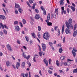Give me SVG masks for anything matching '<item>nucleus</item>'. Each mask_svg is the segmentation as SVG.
<instances>
[{"label": "nucleus", "mask_w": 77, "mask_h": 77, "mask_svg": "<svg viewBox=\"0 0 77 77\" xmlns=\"http://www.w3.org/2000/svg\"><path fill=\"white\" fill-rule=\"evenodd\" d=\"M72 53L74 57H75V55H76V53H75V52H74V51H72Z\"/></svg>", "instance_id": "nucleus-19"}, {"label": "nucleus", "mask_w": 77, "mask_h": 77, "mask_svg": "<svg viewBox=\"0 0 77 77\" xmlns=\"http://www.w3.org/2000/svg\"><path fill=\"white\" fill-rule=\"evenodd\" d=\"M17 42L18 43V44L20 45L21 44V43L20 42V41L19 40H17Z\"/></svg>", "instance_id": "nucleus-51"}, {"label": "nucleus", "mask_w": 77, "mask_h": 77, "mask_svg": "<svg viewBox=\"0 0 77 77\" xmlns=\"http://www.w3.org/2000/svg\"><path fill=\"white\" fill-rule=\"evenodd\" d=\"M58 28V26H56L54 27V29L55 30H57V28Z\"/></svg>", "instance_id": "nucleus-50"}, {"label": "nucleus", "mask_w": 77, "mask_h": 77, "mask_svg": "<svg viewBox=\"0 0 77 77\" xmlns=\"http://www.w3.org/2000/svg\"><path fill=\"white\" fill-rule=\"evenodd\" d=\"M14 13L15 14H18V11L17 10H16L14 11Z\"/></svg>", "instance_id": "nucleus-42"}, {"label": "nucleus", "mask_w": 77, "mask_h": 77, "mask_svg": "<svg viewBox=\"0 0 77 77\" xmlns=\"http://www.w3.org/2000/svg\"><path fill=\"white\" fill-rule=\"evenodd\" d=\"M73 73H77V68L74 69L73 70Z\"/></svg>", "instance_id": "nucleus-36"}, {"label": "nucleus", "mask_w": 77, "mask_h": 77, "mask_svg": "<svg viewBox=\"0 0 77 77\" xmlns=\"http://www.w3.org/2000/svg\"><path fill=\"white\" fill-rule=\"evenodd\" d=\"M64 29H65V26L63 25L62 27V34H63V32H64Z\"/></svg>", "instance_id": "nucleus-15"}, {"label": "nucleus", "mask_w": 77, "mask_h": 77, "mask_svg": "<svg viewBox=\"0 0 77 77\" xmlns=\"http://www.w3.org/2000/svg\"><path fill=\"white\" fill-rule=\"evenodd\" d=\"M49 44L50 45V46H51V47H52V46H53V43L51 42H49Z\"/></svg>", "instance_id": "nucleus-35"}, {"label": "nucleus", "mask_w": 77, "mask_h": 77, "mask_svg": "<svg viewBox=\"0 0 77 77\" xmlns=\"http://www.w3.org/2000/svg\"><path fill=\"white\" fill-rule=\"evenodd\" d=\"M39 73L40 74V75H42V74L41 73V70H39Z\"/></svg>", "instance_id": "nucleus-64"}, {"label": "nucleus", "mask_w": 77, "mask_h": 77, "mask_svg": "<svg viewBox=\"0 0 77 77\" xmlns=\"http://www.w3.org/2000/svg\"><path fill=\"white\" fill-rule=\"evenodd\" d=\"M37 57L38 58V55L36 54H35L34 55V57L33 58V60L34 61V62H36V60L35 59V58H36V57Z\"/></svg>", "instance_id": "nucleus-13"}, {"label": "nucleus", "mask_w": 77, "mask_h": 77, "mask_svg": "<svg viewBox=\"0 0 77 77\" xmlns=\"http://www.w3.org/2000/svg\"><path fill=\"white\" fill-rule=\"evenodd\" d=\"M29 45H32V44H33V41H32V40H30V41H29Z\"/></svg>", "instance_id": "nucleus-43"}, {"label": "nucleus", "mask_w": 77, "mask_h": 77, "mask_svg": "<svg viewBox=\"0 0 77 77\" xmlns=\"http://www.w3.org/2000/svg\"><path fill=\"white\" fill-rule=\"evenodd\" d=\"M51 59H50L48 60L49 63L50 65L51 64Z\"/></svg>", "instance_id": "nucleus-58"}, {"label": "nucleus", "mask_w": 77, "mask_h": 77, "mask_svg": "<svg viewBox=\"0 0 77 77\" xmlns=\"http://www.w3.org/2000/svg\"><path fill=\"white\" fill-rule=\"evenodd\" d=\"M50 13H49L48 14L47 17V19L48 20H50Z\"/></svg>", "instance_id": "nucleus-28"}, {"label": "nucleus", "mask_w": 77, "mask_h": 77, "mask_svg": "<svg viewBox=\"0 0 77 77\" xmlns=\"http://www.w3.org/2000/svg\"><path fill=\"white\" fill-rule=\"evenodd\" d=\"M71 9L72 12H74L75 10V8L72 6L70 7Z\"/></svg>", "instance_id": "nucleus-22"}, {"label": "nucleus", "mask_w": 77, "mask_h": 77, "mask_svg": "<svg viewBox=\"0 0 77 77\" xmlns=\"http://www.w3.org/2000/svg\"><path fill=\"white\" fill-rule=\"evenodd\" d=\"M65 32L66 34H71V32L70 31V30L68 29H66L65 30Z\"/></svg>", "instance_id": "nucleus-9"}, {"label": "nucleus", "mask_w": 77, "mask_h": 77, "mask_svg": "<svg viewBox=\"0 0 77 77\" xmlns=\"http://www.w3.org/2000/svg\"><path fill=\"white\" fill-rule=\"evenodd\" d=\"M26 66V63L25 62H23L22 63V66L23 68H24V67H25V66Z\"/></svg>", "instance_id": "nucleus-18"}, {"label": "nucleus", "mask_w": 77, "mask_h": 77, "mask_svg": "<svg viewBox=\"0 0 77 77\" xmlns=\"http://www.w3.org/2000/svg\"><path fill=\"white\" fill-rule=\"evenodd\" d=\"M73 51H74L75 52H77V50L75 48V47L73 48Z\"/></svg>", "instance_id": "nucleus-34"}, {"label": "nucleus", "mask_w": 77, "mask_h": 77, "mask_svg": "<svg viewBox=\"0 0 77 77\" xmlns=\"http://www.w3.org/2000/svg\"><path fill=\"white\" fill-rule=\"evenodd\" d=\"M0 19L2 20H6L5 16L3 15H0Z\"/></svg>", "instance_id": "nucleus-11"}, {"label": "nucleus", "mask_w": 77, "mask_h": 77, "mask_svg": "<svg viewBox=\"0 0 77 77\" xmlns=\"http://www.w3.org/2000/svg\"><path fill=\"white\" fill-rule=\"evenodd\" d=\"M56 15H58V9L57 8L55 9V12H54V15L52 14L51 15V18H56Z\"/></svg>", "instance_id": "nucleus-2"}, {"label": "nucleus", "mask_w": 77, "mask_h": 77, "mask_svg": "<svg viewBox=\"0 0 77 77\" xmlns=\"http://www.w3.org/2000/svg\"><path fill=\"white\" fill-rule=\"evenodd\" d=\"M57 47H62V45H61V44L59 43V44L57 45Z\"/></svg>", "instance_id": "nucleus-49"}, {"label": "nucleus", "mask_w": 77, "mask_h": 77, "mask_svg": "<svg viewBox=\"0 0 77 77\" xmlns=\"http://www.w3.org/2000/svg\"><path fill=\"white\" fill-rule=\"evenodd\" d=\"M31 35L32 37H33V38H36V35H35V33L34 32L32 33H31Z\"/></svg>", "instance_id": "nucleus-21"}, {"label": "nucleus", "mask_w": 77, "mask_h": 77, "mask_svg": "<svg viewBox=\"0 0 77 77\" xmlns=\"http://www.w3.org/2000/svg\"><path fill=\"white\" fill-rule=\"evenodd\" d=\"M6 64L7 66H9L11 65V62L9 61H7L6 62Z\"/></svg>", "instance_id": "nucleus-16"}, {"label": "nucleus", "mask_w": 77, "mask_h": 77, "mask_svg": "<svg viewBox=\"0 0 77 77\" xmlns=\"http://www.w3.org/2000/svg\"><path fill=\"white\" fill-rule=\"evenodd\" d=\"M43 11V14L45 15H46V11H45V10H44Z\"/></svg>", "instance_id": "nucleus-60"}, {"label": "nucleus", "mask_w": 77, "mask_h": 77, "mask_svg": "<svg viewBox=\"0 0 77 77\" xmlns=\"http://www.w3.org/2000/svg\"><path fill=\"white\" fill-rule=\"evenodd\" d=\"M0 25L1 26L2 29H4L5 27L6 29H8V26H6V25H5L4 26L3 25V24H2V23H0Z\"/></svg>", "instance_id": "nucleus-5"}, {"label": "nucleus", "mask_w": 77, "mask_h": 77, "mask_svg": "<svg viewBox=\"0 0 77 77\" xmlns=\"http://www.w3.org/2000/svg\"><path fill=\"white\" fill-rule=\"evenodd\" d=\"M35 10L36 12L37 13H38L39 12V10L38 8L35 9Z\"/></svg>", "instance_id": "nucleus-52"}, {"label": "nucleus", "mask_w": 77, "mask_h": 77, "mask_svg": "<svg viewBox=\"0 0 77 77\" xmlns=\"http://www.w3.org/2000/svg\"><path fill=\"white\" fill-rule=\"evenodd\" d=\"M22 22L23 24H25L26 23V20L25 19H23L22 20Z\"/></svg>", "instance_id": "nucleus-31"}, {"label": "nucleus", "mask_w": 77, "mask_h": 77, "mask_svg": "<svg viewBox=\"0 0 77 77\" xmlns=\"http://www.w3.org/2000/svg\"><path fill=\"white\" fill-rule=\"evenodd\" d=\"M66 26L69 29H73V26L72 24H69L68 22L66 21L65 23Z\"/></svg>", "instance_id": "nucleus-3"}, {"label": "nucleus", "mask_w": 77, "mask_h": 77, "mask_svg": "<svg viewBox=\"0 0 77 77\" xmlns=\"http://www.w3.org/2000/svg\"><path fill=\"white\" fill-rule=\"evenodd\" d=\"M20 65H21V64H20V63L19 62H17V63L16 64V67L17 69H18L19 68V67L20 66Z\"/></svg>", "instance_id": "nucleus-8"}, {"label": "nucleus", "mask_w": 77, "mask_h": 77, "mask_svg": "<svg viewBox=\"0 0 77 77\" xmlns=\"http://www.w3.org/2000/svg\"><path fill=\"white\" fill-rule=\"evenodd\" d=\"M2 6L4 8H6V4L5 3H3L2 4Z\"/></svg>", "instance_id": "nucleus-55"}, {"label": "nucleus", "mask_w": 77, "mask_h": 77, "mask_svg": "<svg viewBox=\"0 0 77 77\" xmlns=\"http://www.w3.org/2000/svg\"><path fill=\"white\" fill-rule=\"evenodd\" d=\"M76 35H77V30L76 31H74L73 33V36L75 37Z\"/></svg>", "instance_id": "nucleus-17"}, {"label": "nucleus", "mask_w": 77, "mask_h": 77, "mask_svg": "<svg viewBox=\"0 0 77 77\" xmlns=\"http://www.w3.org/2000/svg\"><path fill=\"white\" fill-rule=\"evenodd\" d=\"M65 58H66V57L62 56L60 57V59L62 60H64Z\"/></svg>", "instance_id": "nucleus-25"}, {"label": "nucleus", "mask_w": 77, "mask_h": 77, "mask_svg": "<svg viewBox=\"0 0 77 77\" xmlns=\"http://www.w3.org/2000/svg\"><path fill=\"white\" fill-rule=\"evenodd\" d=\"M22 56L25 59L26 58V55L24 52L23 53Z\"/></svg>", "instance_id": "nucleus-37"}, {"label": "nucleus", "mask_w": 77, "mask_h": 77, "mask_svg": "<svg viewBox=\"0 0 77 77\" xmlns=\"http://www.w3.org/2000/svg\"><path fill=\"white\" fill-rule=\"evenodd\" d=\"M61 9H62V12L61 14H63V11H64V9H65L64 8V7H61Z\"/></svg>", "instance_id": "nucleus-38"}, {"label": "nucleus", "mask_w": 77, "mask_h": 77, "mask_svg": "<svg viewBox=\"0 0 77 77\" xmlns=\"http://www.w3.org/2000/svg\"><path fill=\"white\" fill-rule=\"evenodd\" d=\"M38 31H41V27L39 26H38Z\"/></svg>", "instance_id": "nucleus-41"}, {"label": "nucleus", "mask_w": 77, "mask_h": 77, "mask_svg": "<svg viewBox=\"0 0 77 77\" xmlns=\"http://www.w3.org/2000/svg\"><path fill=\"white\" fill-rule=\"evenodd\" d=\"M66 0L68 3V5H69V4H70V2H69V0Z\"/></svg>", "instance_id": "nucleus-59"}, {"label": "nucleus", "mask_w": 77, "mask_h": 77, "mask_svg": "<svg viewBox=\"0 0 77 77\" xmlns=\"http://www.w3.org/2000/svg\"><path fill=\"white\" fill-rule=\"evenodd\" d=\"M15 29L18 32L20 31V27H19V26H15Z\"/></svg>", "instance_id": "nucleus-10"}, {"label": "nucleus", "mask_w": 77, "mask_h": 77, "mask_svg": "<svg viewBox=\"0 0 77 77\" xmlns=\"http://www.w3.org/2000/svg\"><path fill=\"white\" fill-rule=\"evenodd\" d=\"M48 72L50 74H52V72L50 70H48Z\"/></svg>", "instance_id": "nucleus-56"}, {"label": "nucleus", "mask_w": 77, "mask_h": 77, "mask_svg": "<svg viewBox=\"0 0 77 77\" xmlns=\"http://www.w3.org/2000/svg\"><path fill=\"white\" fill-rule=\"evenodd\" d=\"M34 1V0H29V2L31 4L33 3V2Z\"/></svg>", "instance_id": "nucleus-48"}, {"label": "nucleus", "mask_w": 77, "mask_h": 77, "mask_svg": "<svg viewBox=\"0 0 77 77\" xmlns=\"http://www.w3.org/2000/svg\"><path fill=\"white\" fill-rule=\"evenodd\" d=\"M65 37H64V38L63 39V43L65 42Z\"/></svg>", "instance_id": "nucleus-53"}, {"label": "nucleus", "mask_w": 77, "mask_h": 77, "mask_svg": "<svg viewBox=\"0 0 77 77\" xmlns=\"http://www.w3.org/2000/svg\"><path fill=\"white\" fill-rule=\"evenodd\" d=\"M7 48L8 50L10 51H12L13 49L9 44L7 45Z\"/></svg>", "instance_id": "nucleus-4"}, {"label": "nucleus", "mask_w": 77, "mask_h": 77, "mask_svg": "<svg viewBox=\"0 0 77 77\" xmlns=\"http://www.w3.org/2000/svg\"><path fill=\"white\" fill-rule=\"evenodd\" d=\"M3 32L5 34V35H6L7 33V31H6V30L4 29L3 30Z\"/></svg>", "instance_id": "nucleus-47"}, {"label": "nucleus", "mask_w": 77, "mask_h": 77, "mask_svg": "<svg viewBox=\"0 0 77 77\" xmlns=\"http://www.w3.org/2000/svg\"><path fill=\"white\" fill-rule=\"evenodd\" d=\"M42 46L43 49V51H45L46 49V45L43 43L42 44Z\"/></svg>", "instance_id": "nucleus-7"}, {"label": "nucleus", "mask_w": 77, "mask_h": 77, "mask_svg": "<svg viewBox=\"0 0 77 77\" xmlns=\"http://www.w3.org/2000/svg\"><path fill=\"white\" fill-rule=\"evenodd\" d=\"M37 36H38L39 38H41V34H40V32H38L37 33Z\"/></svg>", "instance_id": "nucleus-32"}, {"label": "nucleus", "mask_w": 77, "mask_h": 77, "mask_svg": "<svg viewBox=\"0 0 77 77\" xmlns=\"http://www.w3.org/2000/svg\"><path fill=\"white\" fill-rule=\"evenodd\" d=\"M18 21H15L14 22V24L15 25H17V24H18Z\"/></svg>", "instance_id": "nucleus-39"}, {"label": "nucleus", "mask_w": 77, "mask_h": 77, "mask_svg": "<svg viewBox=\"0 0 77 77\" xmlns=\"http://www.w3.org/2000/svg\"><path fill=\"white\" fill-rule=\"evenodd\" d=\"M25 38L26 41L27 42H29V37L27 36H26Z\"/></svg>", "instance_id": "nucleus-23"}, {"label": "nucleus", "mask_w": 77, "mask_h": 77, "mask_svg": "<svg viewBox=\"0 0 77 77\" xmlns=\"http://www.w3.org/2000/svg\"><path fill=\"white\" fill-rule=\"evenodd\" d=\"M74 30H75L76 29V28L77 27V24H75L74 26Z\"/></svg>", "instance_id": "nucleus-33"}, {"label": "nucleus", "mask_w": 77, "mask_h": 77, "mask_svg": "<svg viewBox=\"0 0 77 77\" xmlns=\"http://www.w3.org/2000/svg\"><path fill=\"white\" fill-rule=\"evenodd\" d=\"M68 63H69V64L68 65H70V63L69 62H65L64 63H63V64L64 65H65V66H66V65H68Z\"/></svg>", "instance_id": "nucleus-20"}, {"label": "nucleus", "mask_w": 77, "mask_h": 77, "mask_svg": "<svg viewBox=\"0 0 77 77\" xmlns=\"http://www.w3.org/2000/svg\"><path fill=\"white\" fill-rule=\"evenodd\" d=\"M56 64L57 66H59V63L58 60L56 61Z\"/></svg>", "instance_id": "nucleus-29"}, {"label": "nucleus", "mask_w": 77, "mask_h": 77, "mask_svg": "<svg viewBox=\"0 0 77 77\" xmlns=\"http://www.w3.org/2000/svg\"><path fill=\"white\" fill-rule=\"evenodd\" d=\"M19 24H20V26H21V27H23V24H22V23L21 22H19Z\"/></svg>", "instance_id": "nucleus-54"}, {"label": "nucleus", "mask_w": 77, "mask_h": 77, "mask_svg": "<svg viewBox=\"0 0 77 77\" xmlns=\"http://www.w3.org/2000/svg\"><path fill=\"white\" fill-rule=\"evenodd\" d=\"M62 51H63V50H62V47L60 48L59 49V51L60 53H62Z\"/></svg>", "instance_id": "nucleus-26"}, {"label": "nucleus", "mask_w": 77, "mask_h": 77, "mask_svg": "<svg viewBox=\"0 0 77 77\" xmlns=\"http://www.w3.org/2000/svg\"><path fill=\"white\" fill-rule=\"evenodd\" d=\"M63 1H64V0H60V6H62L64 4Z\"/></svg>", "instance_id": "nucleus-14"}, {"label": "nucleus", "mask_w": 77, "mask_h": 77, "mask_svg": "<svg viewBox=\"0 0 77 77\" xmlns=\"http://www.w3.org/2000/svg\"><path fill=\"white\" fill-rule=\"evenodd\" d=\"M23 48H24L25 50H27V47H26V46H23Z\"/></svg>", "instance_id": "nucleus-62"}, {"label": "nucleus", "mask_w": 77, "mask_h": 77, "mask_svg": "<svg viewBox=\"0 0 77 77\" xmlns=\"http://www.w3.org/2000/svg\"><path fill=\"white\" fill-rule=\"evenodd\" d=\"M52 24V23L51 22H49L48 23H47V25L49 26H51Z\"/></svg>", "instance_id": "nucleus-45"}, {"label": "nucleus", "mask_w": 77, "mask_h": 77, "mask_svg": "<svg viewBox=\"0 0 77 77\" xmlns=\"http://www.w3.org/2000/svg\"><path fill=\"white\" fill-rule=\"evenodd\" d=\"M49 68L52 71L53 70V67L52 66H50L49 67Z\"/></svg>", "instance_id": "nucleus-44"}, {"label": "nucleus", "mask_w": 77, "mask_h": 77, "mask_svg": "<svg viewBox=\"0 0 77 77\" xmlns=\"http://www.w3.org/2000/svg\"><path fill=\"white\" fill-rule=\"evenodd\" d=\"M39 54L40 56H42V52L40 51L39 52Z\"/></svg>", "instance_id": "nucleus-46"}, {"label": "nucleus", "mask_w": 77, "mask_h": 77, "mask_svg": "<svg viewBox=\"0 0 77 77\" xmlns=\"http://www.w3.org/2000/svg\"><path fill=\"white\" fill-rule=\"evenodd\" d=\"M67 12L68 14H69V8H67Z\"/></svg>", "instance_id": "nucleus-61"}, {"label": "nucleus", "mask_w": 77, "mask_h": 77, "mask_svg": "<svg viewBox=\"0 0 77 77\" xmlns=\"http://www.w3.org/2000/svg\"><path fill=\"white\" fill-rule=\"evenodd\" d=\"M25 76L26 77H28V73H26L25 74Z\"/></svg>", "instance_id": "nucleus-63"}, {"label": "nucleus", "mask_w": 77, "mask_h": 77, "mask_svg": "<svg viewBox=\"0 0 77 77\" xmlns=\"http://www.w3.org/2000/svg\"><path fill=\"white\" fill-rule=\"evenodd\" d=\"M43 38L45 39L48 40L50 39V35L48 32H45L43 34Z\"/></svg>", "instance_id": "nucleus-1"}, {"label": "nucleus", "mask_w": 77, "mask_h": 77, "mask_svg": "<svg viewBox=\"0 0 77 77\" xmlns=\"http://www.w3.org/2000/svg\"><path fill=\"white\" fill-rule=\"evenodd\" d=\"M69 23V24H71L72 23V19L70 18L68 20Z\"/></svg>", "instance_id": "nucleus-27"}, {"label": "nucleus", "mask_w": 77, "mask_h": 77, "mask_svg": "<svg viewBox=\"0 0 77 77\" xmlns=\"http://www.w3.org/2000/svg\"><path fill=\"white\" fill-rule=\"evenodd\" d=\"M30 57V55H29L28 56L26 57V58H25L26 59H27V60H28V59Z\"/></svg>", "instance_id": "nucleus-40"}, {"label": "nucleus", "mask_w": 77, "mask_h": 77, "mask_svg": "<svg viewBox=\"0 0 77 77\" xmlns=\"http://www.w3.org/2000/svg\"><path fill=\"white\" fill-rule=\"evenodd\" d=\"M41 8L42 10V11H45V9H44V7H43V6H41Z\"/></svg>", "instance_id": "nucleus-57"}, {"label": "nucleus", "mask_w": 77, "mask_h": 77, "mask_svg": "<svg viewBox=\"0 0 77 77\" xmlns=\"http://www.w3.org/2000/svg\"><path fill=\"white\" fill-rule=\"evenodd\" d=\"M40 18H41V17L38 14H36V16L35 17V18L36 20H39Z\"/></svg>", "instance_id": "nucleus-12"}, {"label": "nucleus", "mask_w": 77, "mask_h": 77, "mask_svg": "<svg viewBox=\"0 0 77 77\" xmlns=\"http://www.w3.org/2000/svg\"><path fill=\"white\" fill-rule=\"evenodd\" d=\"M15 8H20V5L18 4L15 3Z\"/></svg>", "instance_id": "nucleus-24"}, {"label": "nucleus", "mask_w": 77, "mask_h": 77, "mask_svg": "<svg viewBox=\"0 0 77 77\" xmlns=\"http://www.w3.org/2000/svg\"><path fill=\"white\" fill-rule=\"evenodd\" d=\"M18 11L20 14L22 13V8H19L18 9Z\"/></svg>", "instance_id": "nucleus-30"}, {"label": "nucleus", "mask_w": 77, "mask_h": 77, "mask_svg": "<svg viewBox=\"0 0 77 77\" xmlns=\"http://www.w3.org/2000/svg\"><path fill=\"white\" fill-rule=\"evenodd\" d=\"M43 62L46 64V66H48V61L46 60V58H45L43 60Z\"/></svg>", "instance_id": "nucleus-6"}]
</instances>
